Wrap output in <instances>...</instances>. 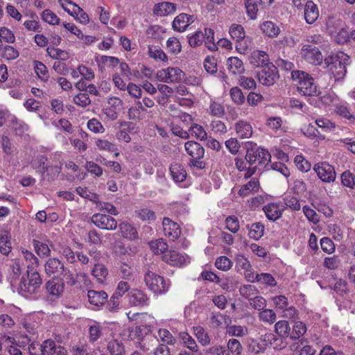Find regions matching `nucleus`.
I'll return each instance as SVG.
<instances>
[{
    "label": "nucleus",
    "instance_id": "obj_17",
    "mask_svg": "<svg viewBox=\"0 0 355 355\" xmlns=\"http://www.w3.org/2000/svg\"><path fill=\"white\" fill-rule=\"evenodd\" d=\"M46 289L50 295L56 298L59 297L64 289L63 279L58 277H53L46 282Z\"/></svg>",
    "mask_w": 355,
    "mask_h": 355
},
{
    "label": "nucleus",
    "instance_id": "obj_52",
    "mask_svg": "<svg viewBox=\"0 0 355 355\" xmlns=\"http://www.w3.org/2000/svg\"><path fill=\"white\" fill-rule=\"evenodd\" d=\"M264 226L261 223H254L251 225L248 235L250 238L259 240L263 235Z\"/></svg>",
    "mask_w": 355,
    "mask_h": 355
},
{
    "label": "nucleus",
    "instance_id": "obj_24",
    "mask_svg": "<svg viewBox=\"0 0 355 355\" xmlns=\"http://www.w3.org/2000/svg\"><path fill=\"white\" fill-rule=\"evenodd\" d=\"M99 71L102 73L106 68L113 69L119 64V60L113 56L100 55L95 58Z\"/></svg>",
    "mask_w": 355,
    "mask_h": 355
},
{
    "label": "nucleus",
    "instance_id": "obj_35",
    "mask_svg": "<svg viewBox=\"0 0 355 355\" xmlns=\"http://www.w3.org/2000/svg\"><path fill=\"white\" fill-rule=\"evenodd\" d=\"M148 55L156 61L166 62L168 57L158 46L149 45Z\"/></svg>",
    "mask_w": 355,
    "mask_h": 355
},
{
    "label": "nucleus",
    "instance_id": "obj_26",
    "mask_svg": "<svg viewBox=\"0 0 355 355\" xmlns=\"http://www.w3.org/2000/svg\"><path fill=\"white\" fill-rule=\"evenodd\" d=\"M184 148L187 153L192 158L198 159L203 158L205 155V149L198 142L193 141H187L184 144Z\"/></svg>",
    "mask_w": 355,
    "mask_h": 355
},
{
    "label": "nucleus",
    "instance_id": "obj_32",
    "mask_svg": "<svg viewBox=\"0 0 355 355\" xmlns=\"http://www.w3.org/2000/svg\"><path fill=\"white\" fill-rule=\"evenodd\" d=\"M64 10L70 15L76 17V19L83 24H87L89 21L88 15L78 5H73L72 9L64 7Z\"/></svg>",
    "mask_w": 355,
    "mask_h": 355
},
{
    "label": "nucleus",
    "instance_id": "obj_5",
    "mask_svg": "<svg viewBox=\"0 0 355 355\" xmlns=\"http://www.w3.org/2000/svg\"><path fill=\"white\" fill-rule=\"evenodd\" d=\"M144 282L150 291L160 295L166 293L170 286L164 277L150 270L144 275Z\"/></svg>",
    "mask_w": 355,
    "mask_h": 355
},
{
    "label": "nucleus",
    "instance_id": "obj_47",
    "mask_svg": "<svg viewBox=\"0 0 355 355\" xmlns=\"http://www.w3.org/2000/svg\"><path fill=\"white\" fill-rule=\"evenodd\" d=\"M96 145L99 150H107L108 152H115V157H118L119 155V153L116 152L118 150L116 146L107 140L98 139L96 141Z\"/></svg>",
    "mask_w": 355,
    "mask_h": 355
},
{
    "label": "nucleus",
    "instance_id": "obj_18",
    "mask_svg": "<svg viewBox=\"0 0 355 355\" xmlns=\"http://www.w3.org/2000/svg\"><path fill=\"white\" fill-rule=\"evenodd\" d=\"M235 166L241 173H243V175L240 176V178L243 180H248L252 177L257 171V166H250L246 159L244 160L242 158L235 159Z\"/></svg>",
    "mask_w": 355,
    "mask_h": 355
},
{
    "label": "nucleus",
    "instance_id": "obj_15",
    "mask_svg": "<svg viewBox=\"0 0 355 355\" xmlns=\"http://www.w3.org/2000/svg\"><path fill=\"white\" fill-rule=\"evenodd\" d=\"M194 16L187 13H181L175 17L172 22L174 31L180 33L184 32L193 23Z\"/></svg>",
    "mask_w": 355,
    "mask_h": 355
},
{
    "label": "nucleus",
    "instance_id": "obj_21",
    "mask_svg": "<svg viewBox=\"0 0 355 355\" xmlns=\"http://www.w3.org/2000/svg\"><path fill=\"white\" fill-rule=\"evenodd\" d=\"M304 16L308 24H314L319 17L318 6L313 1H306L304 5Z\"/></svg>",
    "mask_w": 355,
    "mask_h": 355
},
{
    "label": "nucleus",
    "instance_id": "obj_48",
    "mask_svg": "<svg viewBox=\"0 0 355 355\" xmlns=\"http://www.w3.org/2000/svg\"><path fill=\"white\" fill-rule=\"evenodd\" d=\"M189 132L193 137L200 141H203L207 137V134L205 128L197 123L193 124L189 128Z\"/></svg>",
    "mask_w": 355,
    "mask_h": 355
},
{
    "label": "nucleus",
    "instance_id": "obj_28",
    "mask_svg": "<svg viewBox=\"0 0 355 355\" xmlns=\"http://www.w3.org/2000/svg\"><path fill=\"white\" fill-rule=\"evenodd\" d=\"M237 136L241 139L250 138L252 135V127L250 122L240 120L235 124Z\"/></svg>",
    "mask_w": 355,
    "mask_h": 355
},
{
    "label": "nucleus",
    "instance_id": "obj_56",
    "mask_svg": "<svg viewBox=\"0 0 355 355\" xmlns=\"http://www.w3.org/2000/svg\"><path fill=\"white\" fill-rule=\"evenodd\" d=\"M166 48L170 53L178 54L181 51L182 46L177 37H171L166 41Z\"/></svg>",
    "mask_w": 355,
    "mask_h": 355
},
{
    "label": "nucleus",
    "instance_id": "obj_62",
    "mask_svg": "<svg viewBox=\"0 0 355 355\" xmlns=\"http://www.w3.org/2000/svg\"><path fill=\"white\" fill-rule=\"evenodd\" d=\"M226 332L230 336L242 337L247 334L248 329L241 325H232L227 328Z\"/></svg>",
    "mask_w": 355,
    "mask_h": 355
},
{
    "label": "nucleus",
    "instance_id": "obj_37",
    "mask_svg": "<svg viewBox=\"0 0 355 355\" xmlns=\"http://www.w3.org/2000/svg\"><path fill=\"white\" fill-rule=\"evenodd\" d=\"M193 332L198 342L202 346H207L210 344L211 338L208 333L201 326L193 327Z\"/></svg>",
    "mask_w": 355,
    "mask_h": 355
},
{
    "label": "nucleus",
    "instance_id": "obj_27",
    "mask_svg": "<svg viewBox=\"0 0 355 355\" xmlns=\"http://www.w3.org/2000/svg\"><path fill=\"white\" fill-rule=\"evenodd\" d=\"M89 303L96 306H102L107 300L108 295L103 291L90 290L87 292Z\"/></svg>",
    "mask_w": 355,
    "mask_h": 355
},
{
    "label": "nucleus",
    "instance_id": "obj_2",
    "mask_svg": "<svg viewBox=\"0 0 355 355\" xmlns=\"http://www.w3.org/2000/svg\"><path fill=\"white\" fill-rule=\"evenodd\" d=\"M271 155L270 153L257 144L252 145L250 148H247L245 159L248 163V165L254 166H257V170L264 168L269 165L270 162Z\"/></svg>",
    "mask_w": 355,
    "mask_h": 355
},
{
    "label": "nucleus",
    "instance_id": "obj_58",
    "mask_svg": "<svg viewBox=\"0 0 355 355\" xmlns=\"http://www.w3.org/2000/svg\"><path fill=\"white\" fill-rule=\"evenodd\" d=\"M230 94L232 101L235 104L241 105L245 102V96L239 87H232L230 91Z\"/></svg>",
    "mask_w": 355,
    "mask_h": 355
},
{
    "label": "nucleus",
    "instance_id": "obj_49",
    "mask_svg": "<svg viewBox=\"0 0 355 355\" xmlns=\"http://www.w3.org/2000/svg\"><path fill=\"white\" fill-rule=\"evenodd\" d=\"M34 68L38 78L42 81L46 82L49 78V71L46 65L40 61H34Z\"/></svg>",
    "mask_w": 355,
    "mask_h": 355
},
{
    "label": "nucleus",
    "instance_id": "obj_50",
    "mask_svg": "<svg viewBox=\"0 0 355 355\" xmlns=\"http://www.w3.org/2000/svg\"><path fill=\"white\" fill-rule=\"evenodd\" d=\"M149 245L153 252L156 254H164L168 249L167 243L162 239L150 241Z\"/></svg>",
    "mask_w": 355,
    "mask_h": 355
},
{
    "label": "nucleus",
    "instance_id": "obj_61",
    "mask_svg": "<svg viewBox=\"0 0 355 355\" xmlns=\"http://www.w3.org/2000/svg\"><path fill=\"white\" fill-rule=\"evenodd\" d=\"M10 236L7 234L0 236V252L3 254H8L11 251Z\"/></svg>",
    "mask_w": 355,
    "mask_h": 355
},
{
    "label": "nucleus",
    "instance_id": "obj_30",
    "mask_svg": "<svg viewBox=\"0 0 355 355\" xmlns=\"http://www.w3.org/2000/svg\"><path fill=\"white\" fill-rule=\"evenodd\" d=\"M176 10L174 3L164 1L155 5L153 12L158 16H166L173 13Z\"/></svg>",
    "mask_w": 355,
    "mask_h": 355
},
{
    "label": "nucleus",
    "instance_id": "obj_36",
    "mask_svg": "<svg viewBox=\"0 0 355 355\" xmlns=\"http://www.w3.org/2000/svg\"><path fill=\"white\" fill-rule=\"evenodd\" d=\"M283 205L286 209H290L292 211H299L301 209V204L298 197L288 194L283 198Z\"/></svg>",
    "mask_w": 355,
    "mask_h": 355
},
{
    "label": "nucleus",
    "instance_id": "obj_20",
    "mask_svg": "<svg viewBox=\"0 0 355 355\" xmlns=\"http://www.w3.org/2000/svg\"><path fill=\"white\" fill-rule=\"evenodd\" d=\"M260 189V182L257 178H250V180L245 184L241 186L238 195L245 198L250 194L257 193Z\"/></svg>",
    "mask_w": 355,
    "mask_h": 355
},
{
    "label": "nucleus",
    "instance_id": "obj_54",
    "mask_svg": "<svg viewBox=\"0 0 355 355\" xmlns=\"http://www.w3.org/2000/svg\"><path fill=\"white\" fill-rule=\"evenodd\" d=\"M259 318L260 320L271 324L275 322L277 316L272 309H263L259 313Z\"/></svg>",
    "mask_w": 355,
    "mask_h": 355
},
{
    "label": "nucleus",
    "instance_id": "obj_3",
    "mask_svg": "<svg viewBox=\"0 0 355 355\" xmlns=\"http://www.w3.org/2000/svg\"><path fill=\"white\" fill-rule=\"evenodd\" d=\"M292 79L296 82L297 90L304 96H315L317 94V86L314 79L309 73L302 71H293Z\"/></svg>",
    "mask_w": 355,
    "mask_h": 355
},
{
    "label": "nucleus",
    "instance_id": "obj_11",
    "mask_svg": "<svg viewBox=\"0 0 355 355\" xmlns=\"http://www.w3.org/2000/svg\"><path fill=\"white\" fill-rule=\"evenodd\" d=\"M92 221L96 227L103 230H112L117 227L116 220L106 214H95L92 217Z\"/></svg>",
    "mask_w": 355,
    "mask_h": 355
},
{
    "label": "nucleus",
    "instance_id": "obj_59",
    "mask_svg": "<svg viewBox=\"0 0 355 355\" xmlns=\"http://www.w3.org/2000/svg\"><path fill=\"white\" fill-rule=\"evenodd\" d=\"M306 331L305 324L302 322H297L293 327V331L291 334V338L293 340H296L302 336Z\"/></svg>",
    "mask_w": 355,
    "mask_h": 355
},
{
    "label": "nucleus",
    "instance_id": "obj_53",
    "mask_svg": "<svg viewBox=\"0 0 355 355\" xmlns=\"http://www.w3.org/2000/svg\"><path fill=\"white\" fill-rule=\"evenodd\" d=\"M137 218L143 221H150L155 220V212L148 208H141L135 211Z\"/></svg>",
    "mask_w": 355,
    "mask_h": 355
},
{
    "label": "nucleus",
    "instance_id": "obj_31",
    "mask_svg": "<svg viewBox=\"0 0 355 355\" xmlns=\"http://www.w3.org/2000/svg\"><path fill=\"white\" fill-rule=\"evenodd\" d=\"M226 65L229 72L234 75L241 74L245 71L243 61L237 57L229 58Z\"/></svg>",
    "mask_w": 355,
    "mask_h": 355
},
{
    "label": "nucleus",
    "instance_id": "obj_12",
    "mask_svg": "<svg viewBox=\"0 0 355 355\" xmlns=\"http://www.w3.org/2000/svg\"><path fill=\"white\" fill-rule=\"evenodd\" d=\"M64 263L59 259L49 258L44 264V270L47 276L58 277L61 276L64 270Z\"/></svg>",
    "mask_w": 355,
    "mask_h": 355
},
{
    "label": "nucleus",
    "instance_id": "obj_25",
    "mask_svg": "<svg viewBox=\"0 0 355 355\" xmlns=\"http://www.w3.org/2000/svg\"><path fill=\"white\" fill-rule=\"evenodd\" d=\"M334 112L340 117L348 121L349 123H355V116L351 112L346 103H336L333 104Z\"/></svg>",
    "mask_w": 355,
    "mask_h": 355
},
{
    "label": "nucleus",
    "instance_id": "obj_45",
    "mask_svg": "<svg viewBox=\"0 0 355 355\" xmlns=\"http://www.w3.org/2000/svg\"><path fill=\"white\" fill-rule=\"evenodd\" d=\"M92 274L99 283H103L107 276L108 271L103 264H95Z\"/></svg>",
    "mask_w": 355,
    "mask_h": 355
},
{
    "label": "nucleus",
    "instance_id": "obj_29",
    "mask_svg": "<svg viewBox=\"0 0 355 355\" xmlns=\"http://www.w3.org/2000/svg\"><path fill=\"white\" fill-rule=\"evenodd\" d=\"M171 177L176 183H182L187 178V171L183 166L178 163H173L170 166Z\"/></svg>",
    "mask_w": 355,
    "mask_h": 355
},
{
    "label": "nucleus",
    "instance_id": "obj_16",
    "mask_svg": "<svg viewBox=\"0 0 355 355\" xmlns=\"http://www.w3.org/2000/svg\"><path fill=\"white\" fill-rule=\"evenodd\" d=\"M162 260L171 266L178 267L182 266L186 263L184 254L176 250H168V249L162 255Z\"/></svg>",
    "mask_w": 355,
    "mask_h": 355
},
{
    "label": "nucleus",
    "instance_id": "obj_44",
    "mask_svg": "<svg viewBox=\"0 0 355 355\" xmlns=\"http://www.w3.org/2000/svg\"><path fill=\"white\" fill-rule=\"evenodd\" d=\"M227 349H228V354L231 355H242L243 347L240 341L236 338H231L228 340L227 344Z\"/></svg>",
    "mask_w": 355,
    "mask_h": 355
},
{
    "label": "nucleus",
    "instance_id": "obj_14",
    "mask_svg": "<svg viewBox=\"0 0 355 355\" xmlns=\"http://www.w3.org/2000/svg\"><path fill=\"white\" fill-rule=\"evenodd\" d=\"M129 302L135 306H147L150 304V299L145 291L134 288L128 293Z\"/></svg>",
    "mask_w": 355,
    "mask_h": 355
},
{
    "label": "nucleus",
    "instance_id": "obj_1",
    "mask_svg": "<svg viewBox=\"0 0 355 355\" xmlns=\"http://www.w3.org/2000/svg\"><path fill=\"white\" fill-rule=\"evenodd\" d=\"M349 56L340 51L336 54H331L324 58L325 67L336 80H339L345 76L347 72V62Z\"/></svg>",
    "mask_w": 355,
    "mask_h": 355
},
{
    "label": "nucleus",
    "instance_id": "obj_4",
    "mask_svg": "<svg viewBox=\"0 0 355 355\" xmlns=\"http://www.w3.org/2000/svg\"><path fill=\"white\" fill-rule=\"evenodd\" d=\"M41 284L42 278L40 273L37 271L30 272L28 270L27 278L22 277L18 291L21 295L28 297L29 295L35 293Z\"/></svg>",
    "mask_w": 355,
    "mask_h": 355
},
{
    "label": "nucleus",
    "instance_id": "obj_13",
    "mask_svg": "<svg viewBox=\"0 0 355 355\" xmlns=\"http://www.w3.org/2000/svg\"><path fill=\"white\" fill-rule=\"evenodd\" d=\"M162 225L164 234L170 241H173L180 237L181 229L177 223L165 217L163 219Z\"/></svg>",
    "mask_w": 355,
    "mask_h": 355
},
{
    "label": "nucleus",
    "instance_id": "obj_43",
    "mask_svg": "<svg viewBox=\"0 0 355 355\" xmlns=\"http://www.w3.org/2000/svg\"><path fill=\"white\" fill-rule=\"evenodd\" d=\"M107 350L111 355H125V350L122 343L112 340L107 344Z\"/></svg>",
    "mask_w": 355,
    "mask_h": 355
},
{
    "label": "nucleus",
    "instance_id": "obj_55",
    "mask_svg": "<svg viewBox=\"0 0 355 355\" xmlns=\"http://www.w3.org/2000/svg\"><path fill=\"white\" fill-rule=\"evenodd\" d=\"M232 266V261L226 256H220L215 261V266L222 271L229 270Z\"/></svg>",
    "mask_w": 355,
    "mask_h": 355
},
{
    "label": "nucleus",
    "instance_id": "obj_22",
    "mask_svg": "<svg viewBox=\"0 0 355 355\" xmlns=\"http://www.w3.org/2000/svg\"><path fill=\"white\" fill-rule=\"evenodd\" d=\"M6 272L8 280L12 284L21 273L20 260L19 259H12L6 265Z\"/></svg>",
    "mask_w": 355,
    "mask_h": 355
},
{
    "label": "nucleus",
    "instance_id": "obj_39",
    "mask_svg": "<svg viewBox=\"0 0 355 355\" xmlns=\"http://www.w3.org/2000/svg\"><path fill=\"white\" fill-rule=\"evenodd\" d=\"M187 37L189 44L192 48L201 46L205 40L204 32L202 31H196L189 35Z\"/></svg>",
    "mask_w": 355,
    "mask_h": 355
},
{
    "label": "nucleus",
    "instance_id": "obj_57",
    "mask_svg": "<svg viewBox=\"0 0 355 355\" xmlns=\"http://www.w3.org/2000/svg\"><path fill=\"white\" fill-rule=\"evenodd\" d=\"M1 55L4 59L8 60H15L19 56V52L13 46L6 45L1 50Z\"/></svg>",
    "mask_w": 355,
    "mask_h": 355
},
{
    "label": "nucleus",
    "instance_id": "obj_40",
    "mask_svg": "<svg viewBox=\"0 0 355 355\" xmlns=\"http://www.w3.org/2000/svg\"><path fill=\"white\" fill-rule=\"evenodd\" d=\"M229 33L236 42H240L245 38V33L244 28L239 24H233L230 28Z\"/></svg>",
    "mask_w": 355,
    "mask_h": 355
},
{
    "label": "nucleus",
    "instance_id": "obj_63",
    "mask_svg": "<svg viewBox=\"0 0 355 355\" xmlns=\"http://www.w3.org/2000/svg\"><path fill=\"white\" fill-rule=\"evenodd\" d=\"M245 5L248 16L251 19H255L258 12L256 0H245Z\"/></svg>",
    "mask_w": 355,
    "mask_h": 355
},
{
    "label": "nucleus",
    "instance_id": "obj_60",
    "mask_svg": "<svg viewBox=\"0 0 355 355\" xmlns=\"http://www.w3.org/2000/svg\"><path fill=\"white\" fill-rule=\"evenodd\" d=\"M277 334L282 337H287L291 330L288 322L286 320H280L275 324Z\"/></svg>",
    "mask_w": 355,
    "mask_h": 355
},
{
    "label": "nucleus",
    "instance_id": "obj_8",
    "mask_svg": "<svg viewBox=\"0 0 355 355\" xmlns=\"http://www.w3.org/2000/svg\"><path fill=\"white\" fill-rule=\"evenodd\" d=\"M183 72L178 67H167L158 70L156 74V78L160 82L167 83H178L182 79Z\"/></svg>",
    "mask_w": 355,
    "mask_h": 355
},
{
    "label": "nucleus",
    "instance_id": "obj_9",
    "mask_svg": "<svg viewBox=\"0 0 355 355\" xmlns=\"http://www.w3.org/2000/svg\"><path fill=\"white\" fill-rule=\"evenodd\" d=\"M314 171L318 178L324 182H332L336 179V171L333 166L323 162L315 164Z\"/></svg>",
    "mask_w": 355,
    "mask_h": 355
},
{
    "label": "nucleus",
    "instance_id": "obj_33",
    "mask_svg": "<svg viewBox=\"0 0 355 355\" xmlns=\"http://www.w3.org/2000/svg\"><path fill=\"white\" fill-rule=\"evenodd\" d=\"M121 235L126 239H134L137 237V229L128 223H121L119 225Z\"/></svg>",
    "mask_w": 355,
    "mask_h": 355
},
{
    "label": "nucleus",
    "instance_id": "obj_34",
    "mask_svg": "<svg viewBox=\"0 0 355 355\" xmlns=\"http://www.w3.org/2000/svg\"><path fill=\"white\" fill-rule=\"evenodd\" d=\"M260 27L262 32L270 37H277L280 32L279 26L271 21L263 22Z\"/></svg>",
    "mask_w": 355,
    "mask_h": 355
},
{
    "label": "nucleus",
    "instance_id": "obj_7",
    "mask_svg": "<svg viewBox=\"0 0 355 355\" xmlns=\"http://www.w3.org/2000/svg\"><path fill=\"white\" fill-rule=\"evenodd\" d=\"M302 58L308 63L313 65H320L323 56L320 49L313 44H304L300 50Z\"/></svg>",
    "mask_w": 355,
    "mask_h": 355
},
{
    "label": "nucleus",
    "instance_id": "obj_51",
    "mask_svg": "<svg viewBox=\"0 0 355 355\" xmlns=\"http://www.w3.org/2000/svg\"><path fill=\"white\" fill-rule=\"evenodd\" d=\"M239 293L242 297L250 301V298H252L254 295L258 294L259 291L255 286L245 284L239 288Z\"/></svg>",
    "mask_w": 355,
    "mask_h": 355
},
{
    "label": "nucleus",
    "instance_id": "obj_19",
    "mask_svg": "<svg viewBox=\"0 0 355 355\" xmlns=\"http://www.w3.org/2000/svg\"><path fill=\"white\" fill-rule=\"evenodd\" d=\"M250 63L255 67H264L270 63L268 54L261 50H254L251 53L249 58Z\"/></svg>",
    "mask_w": 355,
    "mask_h": 355
},
{
    "label": "nucleus",
    "instance_id": "obj_23",
    "mask_svg": "<svg viewBox=\"0 0 355 355\" xmlns=\"http://www.w3.org/2000/svg\"><path fill=\"white\" fill-rule=\"evenodd\" d=\"M43 355H67L66 349L60 345L57 346L52 339H47L43 342Z\"/></svg>",
    "mask_w": 355,
    "mask_h": 355
},
{
    "label": "nucleus",
    "instance_id": "obj_64",
    "mask_svg": "<svg viewBox=\"0 0 355 355\" xmlns=\"http://www.w3.org/2000/svg\"><path fill=\"white\" fill-rule=\"evenodd\" d=\"M205 355H229L228 349L225 345H214L205 351Z\"/></svg>",
    "mask_w": 355,
    "mask_h": 355
},
{
    "label": "nucleus",
    "instance_id": "obj_46",
    "mask_svg": "<svg viewBox=\"0 0 355 355\" xmlns=\"http://www.w3.org/2000/svg\"><path fill=\"white\" fill-rule=\"evenodd\" d=\"M42 19L46 23L55 26L58 25L60 22L58 15L50 9H45L41 13Z\"/></svg>",
    "mask_w": 355,
    "mask_h": 355
},
{
    "label": "nucleus",
    "instance_id": "obj_41",
    "mask_svg": "<svg viewBox=\"0 0 355 355\" xmlns=\"http://www.w3.org/2000/svg\"><path fill=\"white\" fill-rule=\"evenodd\" d=\"M47 54L54 60H67L69 59V55L67 51L60 49L58 48L50 47L46 49Z\"/></svg>",
    "mask_w": 355,
    "mask_h": 355
},
{
    "label": "nucleus",
    "instance_id": "obj_38",
    "mask_svg": "<svg viewBox=\"0 0 355 355\" xmlns=\"http://www.w3.org/2000/svg\"><path fill=\"white\" fill-rule=\"evenodd\" d=\"M33 245L35 252L40 257H47L51 255V250L46 243L33 239Z\"/></svg>",
    "mask_w": 355,
    "mask_h": 355
},
{
    "label": "nucleus",
    "instance_id": "obj_6",
    "mask_svg": "<svg viewBox=\"0 0 355 355\" xmlns=\"http://www.w3.org/2000/svg\"><path fill=\"white\" fill-rule=\"evenodd\" d=\"M257 76L261 84L271 86L279 78V71L273 63H270L258 71Z\"/></svg>",
    "mask_w": 355,
    "mask_h": 355
},
{
    "label": "nucleus",
    "instance_id": "obj_42",
    "mask_svg": "<svg viewBox=\"0 0 355 355\" xmlns=\"http://www.w3.org/2000/svg\"><path fill=\"white\" fill-rule=\"evenodd\" d=\"M205 35V44L211 51H216L218 49L217 44L214 40V31L211 28H206L204 30Z\"/></svg>",
    "mask_w": 355,
    "mask_h": 355
},
{
    "label": "nucleus",
    "instance_id": "obj_10",
    "mask_svg": "<svg viewBox=\"0 0 355 355\" xmlns=\"http://www.w3.org/2000/svg\"><path fill=\"white\" fill-rule=\"evenodd\" d=\"M286 207L282 201L268 203L263 207V211L269 220L276 221L283 214Z\"/></svg>",
    "mask_w": 355,
    "mask_h": 355
}]
</instances>
